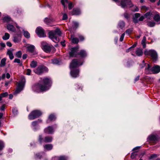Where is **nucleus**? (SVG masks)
Here are the masks:
<instances>
[{"mask_svg":"<svg viewBox=\"0 0 160 160\" xmlns=\"http://www.w3.org/2000/svg\"><path fill=\"white\" fill-rule=\"evenodd\" d=\"M51 84V80L49 78H45L42 79L39 83L35 85L32 87L33 90L36 92L44 91L50 88Z\"/></svg>","mask_w":160,"mask_h":160,"instance_id":"f257e3e1","label":"nucleus"},{"mask_svg":"<svg viewBox=\"0 0 160 160\" xmlns=\"http://www.w3.org/2000/svg\"><path fill=\"white\" fill-rule=\"evenodd\" d=\"M82 63L83 62L81 59H74L72 60L70 65V68L71 70V75L72 77L76 78L79 76V70H74V68L82 65Z\"/></svg>","mask_w":160,"mask_h":160,"instance_id":"f03ea898","label":"nucleus"},{"mask_svg":"<svg viewBox=\"0 0 160 160\" xmlns=\"http://www.w3.org/2000/svg\"><path fill=\"white\" fill-rule=\"evenodd\" d=\"M49 38L54 42H58L59 41V39L57 36H60L61 32L59 28H57L55 30H52L49 32Z\"/></svg>","mask_w":160,"mask_h":160,"instance_id":"7ed1b4c3","label":"nucleus"},{"mask_svg":"<svg viewBox=\"0 0 160 160\" xmlns=\"http://www.w3.org/2000/svg\"><path fill=\"white\" fill-rule=\"evenodd\" d=\"M25 82L26 81L25 78L24 77H22L21 80L18 83L16 91L14 92V95H17L23 90Z\"/></svg>","mask_w":160,"mask_h":160,"instance_id":"20e7f679","label":"nucleus"},{"mask_svg":"<svg viewBox=\"0 0 160 160\" xmlns=\"http://www.w3.org/2000/svg\"><path fill=\"white\" fill-rule=\"evenodd\" d=\"M146 55H150L152 58L154 62H156L158 58V54L157 52L153 50H146L144 51Z\"/></svg>","mask_w":160,"mask_h":160,"instance_id":"39448f33","label":"nucleus"},{"mask_svg":"<svg viewBox=\"0 0 160 160\" xmlns=\"http://www.w3.org/2000/svg\"><path fill=\"white\" fill-rule=\"evenodd\" d=\"M48 71V68L46 67L43 65H40L34 70V72L37 74L40 75L45 72H47Z\"/></svg>","mask_w":160,"mask_h":160,"instance_id":"423d86ee","label":"nucleus"},{"mask_svg":"<svg viewBox=\"0 0 160 160\" xmlns=\"http://www.w3.org/2000/svg\"><path fill=\"white\" fill-rule=\"evenodd\" d=\"M42 114L41 112L38 110L32 111L29 115L28 118L30 120H33L38 118Z\"/></svg>","mask_w":160,"mask_h":160,"instance_id":"0eeeda50","label":"nucleus"},{"mask_svg":"<svg viewBox=\"0 0 160 160\" xmlns=\"http://www.w3.org/2000/svg\"><path fill=\"white\" fill-rule=\"evenodd\" d=\"M36 32L39 37L42 38L46 36L44 31L41 27H38L36 29Z\"/></svg>","mask_w":160,"mask_h":160,"instance_id":"6e6552de","label":"nucleus"},{"mask_svg":"<svg viewBox=\"0 0 160 160\" xmlns=\"http://www.w3.org/2000/svg\"><path fill=\"white\" fill-rule=\"evenodd\" d=\"M120 5L122 8H124L125 6L128 5L129 7L133 6L131 0H122L121 2Z\"/></svg>","mask_w":160,"mask_h":160,"instance_id":"1a4fd4ad","label":"nucleus"},{"mask_svg":"<svg viewBox=\"0 0 160 160\" xmlns=\"http://www.w3.org/2000/svg\"><path fill=\"white\" fill-rule=\"evenodd\" d=\"M78 48L77 47L72 48L70 49V51L69 52V55L70 57H76L78 55Z\"/></svg>","mask_w":160,"mask_h":160,"instance_id":"9d476101","label":"nucleus"},{"mask_svg":"<svg viewBox=\"0 0 160 160\" xmlns=\"http://www.w3.org/2000/svg\"><path fill=\"white\" fill-rule=\"evenodd\" d=\"M158 139V136L157 135L151 134L148 136V140L153 142H155Z\"/></svg>","mask_w":160,"mask_h":160,"instance_id":"9b49d317","label":"nucleus"},{"mask_svg":"<svg viewBox=\"0 0 160 160\" xmlns=\"http://www.w3.org/2000/svg\"><path fill=\"white\" fill-rule=\"evenodd\" d=\"M52 140V138L50 137H46L44 140L42 138V136L40 135L39 137V141L41 142H50Z\"/></svg>","mask_w":160,"mask_h":160,"instance_id":"f8f14e48","label":"nucleus"},{"mask_svg":"<svg viewBox=\"0 0 160 160\" xmlns=\"http://www.w3.org/2000/svg\"><path fill=\"white\" fill-rule=\"evenodd\" d=\"M152 73H157L160 72V67L158 65H155L152 68Z\"/></svg>","mask_w":160,"mask_h":160,"instance_id":"ddd939ff","label":"nucleus"},{"mask_svg":"<svg viewBox=\"0 0 160 160\" xmlns=\"http://www.w3.org/2000/svg\"><path fill=\"white\" fill-rule=\"evenodd\" d=\"M41 121L42 120H38L37 121H35L32 122V125L34 131H36L39 128L38 127V124L39 122H41Z\"/></svg>","mask_w":160,"mask_h":160,"instance_id":"4468645a","label":"nucleus"},{"mask_svg":"<svg viewBox=\"0 0 160 160\" xmlns=\"http://www.w3.org/2000/svg\"><path fill=\"white\" fill-rule=\"evenodd\" d=\"M21 32H20L18 34L14 36L13 41L15 42H18L20 41L21 37Z\"/></svg>","mask_w":160,"mask_h":160,"instance_id":"2eb2a0df","label":"nucleus"},{"mask_svg":"<svg viewBox=\"0 0 160 160\" xmlns=\"http://www.w3.org/2000/svg\"><path fill=\"white\" fill-rule=\"evenodd\" d=\"M153 18L158 24L160 23V16L158 13L156 12L153 17Z\"/></svg>","mask_w":160,"mask_h":160,"instance_id":"dca6fc26","label":"nucleus"},{"mask_svg":"<svg viewBox=\"0 0 160 160\" xmlns=\"http://www.w3.org/2000/svg\"><path fill=\"white\" fill-rule=\"evenodd\" d=\"M44 131L45 133L52 134L54 132V130L51 127L49 126L45 129Z\"/></svg>","mask_w":160,"mask_h":160,"instance_id":"f3484780","label":"nucleus"},{"mask_svg":"<svg viewBox=\"0 0 160 160\" xmlns=\"http://www.w3.org/2000/svg\"><path fill=\"white\" fill-rule=\"evenodd\" d=\"M145 72L147 74H150L152 72V68H151L150 66L148 64H147Z\"/></svg>","mask_w":160,"mask_h":160,"instance_id":"a211bd4d","label":"nucleus"},{"mask_svg":"<svg viewBox=\"0 0 160 160\" xmlns=\"http://www.w3.org/2000/svg\"><path fill=\"white\" fill-rule=\"evenodd\" d=\"M35 49V47L33 45H29L27 47V51L32 53L33 52Z\"/></svg>","mask_w":160,"mask_h":160,"instance_id":"6ab92c4d","label":"nucleus"},{"mask_svg":"<svg viewBox=\"0 0 160 160\" xmlns=\"http://www.w3.org/2000/svg\"><path fill=\"white\" fill-rule=\"evenodd\" d=\"M143 52L142 49L140 48H137L135 51V54L136 55L138 56H140L142 55Z\"/></svg>","mask_w":160,"mask_h":160,"instance_id":"aec40b11","label":"nucleus"},{"mask_svg":"<svg viewBox=\"0 0 160 160\" xmlns=\"http://www.w3.org/2000/svg\"><path fill=\"white\" fill-rule=\"evenodd\" d=\"M7 29L9 31L12 32H14L15 31V28L12 25L8 24L7 25Z\"/></svg>","mask_w":160,"mask_h":160,"instance_id":"412c9836","label":"nucleus"},{"mask_svg":"<svg viewBox=\"0 0 160 160\" xmlns=\"http://www.w3.org/2000/svg\"><path fill=\"white\" fill-rule=\"evenodd\" d=\"M81 11L78 8H74L72 12V14L73 15H78L80 14Z\"/></svg>","mask_w":160,"mask_h":160,"instance_id":"4be33fe9","label":"nucleus"},{"mask_svg":"<svg viewBox=\"0 0 160 160\" xmlns=\"http://www.w3.org/2000/svg\"><path fill=\"white\" fill-rule=\"evenodd\" d=\"M42 49L44 51L46 52H48L50 51L51 48L50 46L45 45L43 46Z\"/></svg>","mask_w":160,"mask_h":160,"instance_id":"5701e85b","label":"nucleus"},{"mask_svg":"<svg viewBox=\"0 0 160 160\" xmlns=\"http://www.w3.org/2000/svg\"><path fill=\"white\" fill-rule=\"evenodd\" d=\"M140 16V14L139 13H136L135 14L133 18V21L135 23H136L138 22L137 18H139Z\"/></svg>","mask_w":160,"mask_h":160,"instance_id":"b1692460","label":"nucleus"},{"mask_svg":"<svg viewBox=\"0 0 160 160\" xmlns=\"http://www.w3.org/2000/svg\"><path fill=\"white\" fill-rule=\"evenodd\" d=\"M7 54L9 56V58L10 59L12 60L14 58V56L12 53V51L8 50L7 51Z\"/></svg>","mask_w":160,"mask_h":160,"instance_id":"393cba45","label":"nucleus"},{"mask_svg":"<svg viewBox=\"0 0 160 160\" xmlns=\"http://www.w3.org/2000/svg\"><path fill=\"white\" fill-rule=\"evenodd\" d=\"M53 159L54 160L58 159V160H67V158L66 157L64 156H60L59 157H54Z\"/></svg>","mask_w":160,"mask_h":160,"instance_id":"a878e982","label":"nucleus"},{"mask_svg":"<svg viewBox=\"0 0 160 160\" xmlns=\"http://www.w3.org/2000/svg\"><path fill=\"white\" fill-rule=\"evenodd\" d=\"M44 148L47 150H50L52 148V145L51 144H48L44 146Z\"/></svg>","mask_w":160,"mask_h":160,"instance_id":"bb28decb","label":"nucleus"},{"mask_svg":"<svg viewBox=\"0 0 160 160\" xmlns=\"http://www.w3.org/2000/svg\"><path fill=\"white\" fill-rule=\"evenodd\" d=\"M56 118L55 116L53 114L50 115L48 117V120H47V122H49L48 120H54Z\"/></svg>","mask_w":160,"mask_h":160,"instance_id":"cd10ccee","label":"nucleus"},{"mask_svg":"<svg viewBox=\"0 0 160 160\" xmlns=\"http://www.w3.org/2000/svg\"><path fill=\"white\" fill-rule=\"evenodd\" d=\"M78 55H80L81 57H84L86 56L87 53L85 51L82 50L79 53H78Z\"/></svg>","mask_w":160,"mask_h":160,"instance_id":"c85d7f7f","label":"nucleus"},{"mask_svg":"<svg viewBox=\"0 0 160 160\" xmlns=\"http://www.w3.org/2000/svg\"><path fill=\"white\" fill-rule=\"evenodd\" d=\"M23 35L24 36L27 38H29L30 37V34L29 33L26 31L23 30Z\"/></svg>","mask_w":160,"mask_h":160,"instance_id":"c756f323","label":"nucleus"},{"mask_svg":"<svg viewBox=\"0 0 160 160\" xmlns=\"http://www.w3.org/2000/svg\"><path fill=\"white\" fill-rule=\"evenodd\" d=\"M6 59L5 58L2 59L0 62V67H2L4 66L6 64Z\"/></svg>","mask_w":160,"mask_h":160,"instance_id":"7c9ffc66","label":"nucleus"},{"mask_svg":"<svg viewBox=\"0 0 160 160\" xmlns=\"http://www.w3.org/2000/svg\"><path fill=\"white\" fill-rule=\"evenodd\" d=\"M71 41L74 43H77L78 42V38H74L72 36H71Z\"/></svg>","mask_w":160,"mask_h":160,"instance_id":"2f4dec72","label":"nucleus"},{"mask_svg":"<svg viewBox=\"0 0 160 160\" xmlns=\"http://www.w3.org/2000/svg\"><path fill=\"white\" fill-rule=\"evenodd\" d=\"M152 13L150 12H147L145 15L144 16L148 19H150L151 17H152Z\"/></svg>","mask_w":160,"mask_h":160,"instance_id":"473e14b6","label":"nucleus"},{"mask_svg":"<svg viewBox=\"0 0 160 160\" xmlns=\"http://www.w3.org/2000/svg\"><path fill=\"white\" fill-rule=\"evenodd\" d=\"M37 62L34 61H33L31 62V63L30 64V66L32 68H35L37 66Z\"/></svg>","mask_w":160,"mask_h":160,"instance_id":"72a5a7b5","label":"nucleus"},{"mask_svg":"<svg viewBox=\"0 0 160 160\" xmlns=\"http://www.w3.org/2000/svg\"><path fill=\"white\" fill-rule=\"evenodd\" d=\"M10 37L9 34L8 33H5L4 35L2 37V39L4 40H7Z\"/></svg>","mask_w":160,"mask_h":160,"instance_id":"f704fd0d","label":"nucleus"},{"mask_svg":"<svg viewBox=\"0 0 160 160\" xmlns=\"http://www.w3.org/2000/svg\"><path fill=\"white\" fill-rule=\"evenodd\" d=\"M44 22L48 25H50L52 20L48 18H46L44 20Z\"/></svg>","mask_w":160,"mask_h":160,"instance_id":"c9c22d12","label":"nucleus"},{"mask_svg":"<svg viewBox=\"0 0 160 160\" xmlns=\"http://www.w3.org/2000/svg\"><path fill=\"white\" fill-rule=\"evenodd\" d=\"M155 25V23L153 21L148 22L147 23V25L150 27H153Z\"/></svg>","mask_w":160,"mask_h":160,"instance_id":"e433bc0d","label":"nucleus"},{"mask_svg":"<svg viewBox=\"0 0 160 160\" xmlns=\"http://www.w3.org/2000/svg\"><path fill=\"white\" fill-rule=\"evenodd\" d=\"M125 25V22L123 21H120L119 23L118 26L121 28H123Z\"/></svg>","mask_w":160,"mask_h":160,"instance_id":"4c0bfd02","label":"nucleus"},{"mask_svg":"<svg viewBox=\"0 0 160 160\" xmlns=\"http://www.w3.org/2000/svg\"><path fill=\"white\" fill-rule=\"evenodd\" d=\"M14 62H16L19 64V66H21L22 65V62H21V60L18 58H16L14 61Z\"/></svg>","mask_w":160,"mask_h":160,"instance_id":"58836bf2","label":"nucleus"},{"mask_svg":"<svg viewBox=\"0 0 160 160\" xmlns=\"http://www.w3.org/2000/svg\"><path fill=\"white\" fill-rule=\"evenodd\" d=\"M61 2L62 5L63 6L64 8H67V6L65 5V3H68V0H61Z\"/></svg>","mask_w":160,"mask_h":160,"instance_id":"ea45409f","label":"nucleus"},{"mask_svg":"<svg viewBox=\"0 0 160 160\" xmlns=\"http://www.w3.org/2000/svg\"><path fill=\"white\" fill-rule=\"evenodd\" d=\"M4 147V142L2 141H0V152H1L3 148Z\"/></svg>","mask_w":160,"mask_h":160,"instance_id":"a19ab883","label":"nucleus"},{"mask_svg":"<svg viewBox=\"0 0 160 160\" xmlns=\"http://www.w3.org/2000/svg\"><path fill=\"white\" fill-rule=\"evenodd\" d=\"M159 155L158 154H152L149 157V158L150 159H152L154 158L159 156Z\"/></svg>","mask_w":160,"mask_h":160,"instance_id":"79ce46f5","label":"nucleus"},{"mask_svg":"<svg viewBox=\"0 0 160 160\" xmlns=\"http://www.w3.org/2000/svg\"><path fill=\"white\" fill-rule=\"evenodd\" d=\"M146 38L145 37H144L143 40L142 42V44L143 46V48H145L146 47V45L145 44Z\"/></svg>","mask_w":160,"mask_h":160,"instance_id":"37998d69","label":"nucleus"},{"mask_svg":"<svg viewBox=\"0 0 160 160\" xmlns=\"http://www.w3.org/2000/svg\"><path fill=\"white\" fill-rule=\"evenodd\" d=\"M147 64H148V63H145L144 61L143 60L142 62V63L140 64V67L141 68H142L145 66L146 67Z\"/></svg>","mask_w":160,"mask_h":160,"instance_id":"c03bdc74","label":"nucleus"},{"mask_svg":"<svg viewBox=\"0 0 160 160\" xmlns=\"http://www.w3.org/2000/svg\"><path fill=\"white\" fill-rule=\"evenodd\" d=\"M16 56L18 58H21L22 56L21 52L20 51L16 53Z\"/></svg>","mask_w":160,"mask_h":160,"instance_id":"a18cd8bd","label":"nucleus"},{"mask_svg":"<svg viewBox=\"0 0 160 160\" xmlns=\"http://www.w3.org/2000/svg\"><path fill=\"white\" fill-rule=\"evenodd\" d=\"M3 20L5 21L8 22L10 21L11 18L8 16H6L4 18Z\"/></svg>","mask_w":160,"mask_h":160,"instance_id":"49530a36","label":"nucleus"},{"mask_svg":"<svg viewBox=\"0 0 160 160\" xmlns=\"http://www.w3.org/2000/svg\"><path fill=\"white\" fill-rule=\"evenodd\" d=\"M78 26V23L76 22H73V27L74 28H77Z\"/></svg>","mask_w":160,"mask_h":160,"instance_id":"de8ad7c7","label":"nucleus"},{"mask_svg":"<svg viewBox=\"0 0 160 160\" xmlns=\"http://www.w3.org/2000/svg\"><path fill=\"white\" fill-rule=\"evenodd\" d=\"M52 63L54 64H58L59 63V61L57 59H54L52 60Z\"/></svg>","mask_w":160,"mask_h":160,"instance_id":"09e8293b","label":"nucleus"},{"mask_svg":"<svg viewBox=\"0 0 160 160\" xmlns=\"http://www.w3.org/2000/svg\"><path fill=\"white\" fill-rule=\"evenodd\" d=\"M73 7V4L72 2H70L68 3V8L69 9L71 10Z\"/></svg>","mask_w":160,"mask_h":160,"instance_id":"8fccbe9b","label":"nucleus"},{"mask_svg":"<svg viewBox=\"0 0 160 160\" xmlns=\"http://www.w3.org/2000/svg\"><path fill=\"white\" fill-rule=\"evenodd\" d=\"M0 94L3 98L7 96L8 95V93L7 92H5L4 93H2Z\"/></svg>","mask_w":160,"mask_h":160,"instance_id":"3c124183","label":"nucleus"},{"mask_svg":"<svg viewBox=\"0 0 160 160\" xmlns=\"http://www.w3.org/2000/svg\"><path fill=\"white\" fill-rule=\"evenodd\" d=\"M132 31V29H127L126 30V32L127 34H129L130 33H131Z\"/></svg>","mask_w":160,"mask_h":160,"instance_id":"603ef678","label":"nucleus"},{"mask_svg":"<svg viewBox=\"0 0 160 160\" xmlns=\"http://www.w3.org/2000/svg\"><path fill=\"white\" fill-rule=\"evenodd\" d=\"M136 155L137 154L136 152H133L132 153V155H131V158H132L133 159L135 158Z\"/></svg>","mask_w":160,"mask_h":160,"instance_id":"864d4df0","label":"nucleus"},{"mask_svg":"<svg viewBox=\"0 0 160 160\" xmlns=\"http://www.w3.org/2000/svg\"><path fill=\"white\" fill-rule=\"evenodd\" d=\"M124 36H125L124 33H123L121 35V37L120 38V41L121 42H122L123 41V39L124 37Z\"/></svg>","mask_w":160,"mask_h":160,"instance_id":"5fc2aeb1","label":"nucleus"},{"mask_svg":"<svg viewBox=\"0 0 160 160\" xmlns=\"http://www.w3.org/2000/svg\"><path fill=\"white\" fill-rule=\"evenodd\" d=\"M27 75H30L31 72V70L29 69H28L27 70Z\"/></svg>","mask_w":160,"mask_h":160,"instance_id":"6e6d98bb","label":"nucleus"},{"mask_svg":"<svg viewBox=\"0 0 160 160\" xmlns=\"http://www.w3.org/2000/svg\"><path fill=\"white\" fill-rule=\"evenodd\" d=\"M68 17L67 15L65 13L63 15V17H62V20H65L67 19Z\"/></svg>","mask_w":160,"mask_h":160,"instance_id":"4d7b16f0","label":"nucleus"},{"mask_svg":"<svg viewBox=\"0 0 160 160\" xmlns=\"http://www.w3.org/2000/svg\"><path fill=\"white\" fill-rule=\"evenodd\" d=\"M12 111L14 114H16L17 113V110L15 108H13L12 110Z\"/></svg>","mask_w":160,"mask_h":160,"instance_id":"13d9d810","label":"nucleus"},{"mask_svg":"<svg viewBox=\"0 0 160 160\" xmlns=\"http://www.w3.org/2000/svg\"><path fill=\"white\" fill-rule=\"evenodd\" d=\"M124 17L127 19H128L129 17V15L127 13H125L124 14Z\"/></svg>","mask_w":160,"mask_h":160,"instance_id":"bf43d9fd","label":"nucleus"},{"mask_svg":"<svg viewBox=\"0 0 160 160\" xmlns=\"http://www.w3.org/2000/svg\"><path fill=\"white\" fill-rule=\"evenodd\" d=\"M7 46L9 47H11L12 46V44L11 42H8L6 43Z\"/></svg>","mask_w":160,"mask_h":160,"instance_id":"052dcab7","label":"nucleus"},{"mask_svg":"<svg viewBox=\"0 0 160 160\" xmlns=\"http://www.w3.org/2000/svg\"><path fill=\"white\" fill-rule=\"evenodd\" d=\"M0 45L2 48H4L6 46V45L5 43L2 42L0 43Z\"/></svg>","mask_w":160,"mask_h":160,"instance_id":"680f3d73","label":"nucleus"},{"mask_svg":"<svg viewBox=\"0 0 160 160\" xmlns=\"http://www.w3.org/2000/svg\"><path fill=\"white\" fill-rule=\"evenodd\" d=\"M144 17L145 16H142L141 17H140L139 19V21H142V20H143L144 18Z\"/></svg>","mask_w":160,"mask_h":160,"instance_id":"e2e57ef3","label":"nucleus"},{"mask_svg":"<svg viewBox=\"0 0 160 160\" xmlns=\"http://www.w3.org/2000/svg\"><path fill=\"white\" fill-rule=\"evenodd\" d=\"M6 77L8 79H9L10 77V75L9 73H8L6 74Z\"/></svg>","mask_w":160,"mask_h":160,"instance_id":"0e129e2a","label":"nucleus"},{"mask_svg":"<svg viewBox=\"0 0 160 160\" xmlns=\"http://www.w3.org/2000/svg\"><path fill=\"white\" fill-rule=\"evenodd\" d=\"M61 44L63 47H64L65 46V41H62L61 42Z\"/></svg>","mask_w":160,"mask_h":160,"instance_id":"69168bd1","label":"nucleus"},{"mask_svg":"<svg viewBox=\"0 0 160 160\" xmlns=\"http://www.w3.org/2000/svg\"><path fill=\"white\" fill-rule=\"evenodd\" d=\"M27 57V54H23L22 56V58L23 59H25Z\"/></svg>","mask_w":160,"mask_h":160,"instance_id":"338daca9","label":"nucleus"},{"mask_svg":"<svg viewBox=\"0 0 160 160\" xmlns=\"http://www.w3.org/2000/svg\"><path fill=\"white\" fill-rule=\"evenodd\" d=\"M139 79V76H137L136 78L135 79V82L138 80Z\"/></svg>","mask_w":160,"mask_h":160,"instance_id":"774afa93","label":"nucleus"}]
</instances>
